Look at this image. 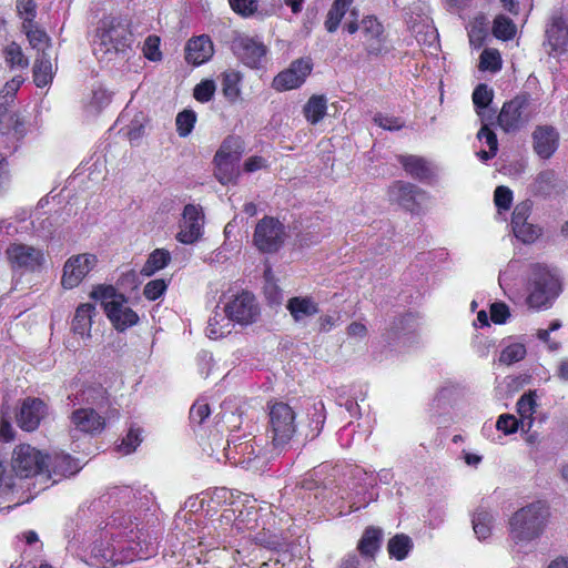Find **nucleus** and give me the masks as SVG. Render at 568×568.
<instances>
[{
    "label": "nucleus",
    "mask_w": 568,
    "mask_h": 568,
    "mask_svg": "<svg viewBox=\"0 0 568 568\" xmlns=\"http://www.w3.org/2000/svg\"><path fill=\"white\" fill-rule=\"evenodd\" d=\"M110 537L113 542L95 541L91 547L87 562L99 568H115L118 565L146 559L155 554L153 542L146 539L141 540V530L132 527L131 517H113L110 525Z\"/></svg>",
    "instance_id": "obj_1"
},
{
    "label": "nucleus",
    "mask_w": 568,
    "mask_h": 568,
    "mask_svg": "<svg viewBox=\"0 0 568 568\" xmlns=\"http://www.w3.org/2000/svg\"><path fill=\"white\" fill-rule=\"evenodd\" d=\"M549 508L545 501H535L521 507L509 519V537L515 544H528L544 532Z\"/></svg>",
    "instance_id": "obj_2"
},
{
    "label": "nucleus",
    "mask_w": 568,
    "mask_h": 568,
    "mask_svg": "<svg viewBox=\"0 0 568 568\" xmlns=\"http://www.w3.org/2000/svg\"><path fill=\"white\" fill-rule=\"evenodd\" d=\"M131 34L126 28L114 21L103 22L93 43V53L100 62L109 63L122 59L130 49Z\"/></svg>",
    "instance_id": "obj_3"
},
{
    "label": "nucleus",
    "mask_w": 568,
    "mask_h": 568,
    "mask_svg": "<svg viewBox=\"0 0 568 568\" xmlns=\"http://www.w3.org/2000/svg\"><path fill=\"white\" fill-rule=\"evenodd\" d=\"M560 291V281L556 272L541 264L531 266L530 292L527 297L530 308L539 311L550 307Z\"/></svg>",
    "instance_id": "obj_4"
},
{
    "label": "nucleus",
    "mask_w": 568,
    "mask_h": 568,
    "mask_svg": "<svg viewBox=\"0 0 568 568\" xmlns=\"http://www.w3.org/2000/svg\"><path fill=\"white\" fill-rule=\"evenodd\" d=\"M267 433L275 449H284L297 430L296 412L287 403L270 402Z\"/></svg>",
    "instance_id": "obj_5"
},
{
    "label": "nucleus",
    "mask_w": 568,
    "mask_h": 568,
    "mask_svg": "<svg viewBox=\"0 0 568 568\" xmlns=\"http://www.w3.org/2000/svg\"><path fill=\"white\" fill-rule=\"evenodd\" d=\"M6 258L13 273L20 275L42 272L48 265V254L40 246L12 242L6 248Z\"/></svg>",
    "instance_id": "obj_6"
},
{
    "label": "nucleus",
    "mask_w": 568,
    "mask_h": 568,
    "mask_svg": "<svg viewBox=\"0 0 568 568\" xmlns=\"http://www.w3.org/2000/svg\"><path fill=\"white\" fill-rule=\"evenodd\" d=\"M49 462H51L50 457L42 455V453L34 447L24 444L14 448L11 466L16 476L21 478H29L37 475L51 478Z\"/></svg>",
    "instance_id": "obj_7"
},
{
    "label": "nucleus",
    "mask_w": 568,
    "mask_h": 568,
    "mask_svg": "<svg viewBox=\"0 0 568 568\" xmlns=\"http://www.w3.org/2000/svg\"><path fill=\"white\" fill-rule=\"evenodd\" d=\"M99 258L93 253L71 255L63 264L61 285L64 290L78 287L98 266Z\"/></svg>",
    "instance_id": "obj_8"
},
{
    "label": "nucleus",
    "mask_w": 568,
    "mask_h": 568,
    "mask_svg": "<svg viewBox=\"0 0 568 568\" xmlns=\"http://www.w3.org/2000/svg\"><path fill=\"white\" fill-rule=\"evenodd\" d=\"M286 237L284 225L275 217L265 216L255 226L253 243L263 253H274Z\"/></svg>",
    "instance_id": "obj_9"
},
{
    "label": "nucleus",
    "mask_w": 568,
    "mask_h": 568,
    "mask_svg": "<svg viewBox=\"0 0 568 568\" xmlns=\"http://www.w3.org/2000/svg\"><path fill=\"white\" fill-rule=\"evenodd\" d=\"M529 98L517 95L505 102L497 118L498 125L507 133L518 131L529 121Z\"/></svg>",
    "instance_id": "obj_10"
},
{
    "label": "nucleus",
    "mask_w": 568,
    "mask_h": 568,
    "mask_svg": "<svg viewBox=\"0 0 568 568\" xmlns=\"http://www.w3.org/2000/svg\"><path fill=\"white\" fill-rule=\"evenodd\" d=\"M204 214L202 207L195 204H186L179 222L176 240L182 244H193L200 240L203 233Z\"/></svg>",
    "instance_id": "obj_11"
},
{
    "label": "nucleus",
    "mask_w": 568,
    "mask_h": 568,
    "mask_svg": "<svg viewBox=\"0 0 568 568\" xmlns=\"http://www.w3.org/2000/svg\"><path fill=\"white\" fill-rule=\"evenodd\" d=\"M312 69L313 63L310 58L296 59L274 78L273 88L281 92L297 89L305 82Z\"/></svg>",
    "instance_id": "obj_12"
},
{
    "label": "nucleus",
    "mask_w": 568,
    "mask_h": 568,
    "mask_svg": "<svg viewBox=\"0 0 568 568\" xmlns=\"http://www.w3.org/2000/svg\"><path fill=\"white\" fill-rule=\"evenodd\" d=\"M225 314L230 320L242 325L253 323L258 315V307L254 296L242 292L225 305Z\"/></svg>",
    "instance_id": "obj_13"
},
{
    "label": "nucleus",
    "mask_w": 568,
    "mask_h": 568,
    "mask_svg": "<svg viewBox=\"0 0 568 568\" xmlns=\"http://www.w3.org/2000/svg\"><path fill=\"white\" fill-rule=\"evenodd\" d=\"M48 414L47 404L37 397L24 398L16 415L18 426L26 432L36 430Z\"/></svg>",
    "instance_id": "obj_14"
},
{
    "label": "nucleus",
    "mask_w": 568,
    "mask_h": 568,
    "mask_svg": "<svg viewBox=\"0 0 568 568\" xmlns=\"http://www.w3.org/2000/svg\"><path fill=\"white\" fill-rule=\"evenodd\" d=\"M531 145L538 158L548 160L559 146V132L552 125H537L531 133Z\"/></svg>",
    "instance_id": "obj_15"
},
{
    "label": "nucleus",
    "mask_w": 568,
    "mask_h": 568,
    "mask_svg": "<svg viewBox=\"0 0 568 568\" xmlns=\"http://www.w3.org/2000/svg\"><path fill=\"white\" fill-rule=\"evenodd\" d=\"M232 48L243 63L251 68H257L267 51L261 41L246 36L235 38Z\"/></svg>",
    "instance_id": "obj_16"
},
{
    "label": "nucleus",
    "mask_w": 568,
    "mask_h": 568,
    "mask_svg": "<svg viewBox=\"0 0 568 568\" xmlns=\"http://www.w3.org/2000/svg\"><path fill=\"white\" fill-rule=\"evenodd\" d=\"M363 44L368 54L378 55L385 49L386 37L383 24L374 17H365L361 21Z\"/></svg>",
    "instance_id": "obj_17"
},
{
    "label": "nucleus",
    "mask_w": 568,
    "mask_h": 568,
    "mask_svg": "<svg viewBox=\"0 0 568 568\" xmlns=\"http://www.w3.org/2000/svg\"><path fill=\"white\" fill-rule=\"evenodd\" d=\"M105 314L118 331H125L139 321L138 314L128 306V301L124 296L109 302Z\"/></svg>",
    "instance_id": "obj_18"
},
{
    "label": "nucleus",
    "mask_w": 568,
    "mask_h": 568,
    "mask_svg": "<svg viewBox=\"0 0 568 568\" xmlns=\"http://www.w3.org/2000/svg\"><path fill=\"white\" fill-rule=\"evenodd\" d=\"M546 44L550 48L549 54H561L567 51L568 23L561 16L555 14L546 29Z\"/></svg>",
    "instance_id": "obj_19"
},
{
    "label": "nucleus",
    "mask_w": 568,
    "mask_h": 568,
    "mask_svg": "<svg viewBox=\"0 0 568 568\" xmlns=\"http://www.w3.org/2000/svg\"><path fill=\"white\" fill-rule=\"evenodd\" d=\"M224 450V456L230 463L250 470L258 469L260 459L251 442L234 444L232 447L231 442L227 440V447Z\"/></svg>",
    "instance_id": "obj_20"
},
{
    "label": "nucleus",
    "mask_w": 568,
    "mask_h": 568,
    "mask_svg": "<svg viewBox=\"0 0 568 568\" xmlns=\"http://www.w3.org/2000/svg\"><path fill=\"white\" fill-rule=\"evenodd\" d=\"M70 420L75 430L84 434H99L105 427V419L93 408L75 409L71 414Z\"/></svg>",
    "instance_id": "obj_21"
},
{
    "label": "nucleus",
    "mask_w": 568,
    "mask_h": 568,
    "mask_svg": "<svg viewBox=\"0 0 568 568\" xmlns=\"http://www.w3.org/2000/svg\"><path fill=\"white\" fill-rule=\"evenodd\" d=\"M214 53L213 42L209 36L194 37L186 42L185 60L193 65L207 62Z\"/></svg>",
    "instance_id": "obj_22"
},
{
    "label": "nucleus",
    "mask_w": 568,
    "mask_h": 568,
    "mask_svg": "<svg viewBox=\"0 0 568 568\" xmlns=\"http://www.w3.org/2000/svg\"><path fill=\"white\" fill-rule=\"evenodd\" d=\"M531 194L547 197L560 190V183L554 170L547 169L539 172L529 185Z\"/></svg>",
    "instance_id": "obj_23"
},
{
    "label": "nucleus",
    "mask_w": 568,
    "mask_h": 568,
    "mask_svg": "<svg viewBox=\"0 0 568 568\" xmlns=\"http://www.w3.org/2000/svg\"><path fill=\"white\" fill-rule=\"evenodd\" d=\"M286 308L295 322H303L318 312L317 303L310 296L290 298Z\"/></svg>",
    "instance_id": "obj_24"
},
{
    "label": "nucleus",
    "mask_w": 568,
    "mask_h": 568,
    "mask_svg": "<svg viewBox=\"0 0 568 568\" xmlns=\"http://www.w3.org/2000/svg\"><path fill=\"white\" fill-rule=\"evenodd\" d=\"M388 194L390 201L397 202L399 205L410 209L417 196L422 194V191L410 183L398 181L389 187Z\"/></svg>",
    "instance_id": "obj_25"
},
{
    "label": "nucleus",
    "mask_w": 568,
    "mask_h": 568,
    "mask_svg": "<svg viewBox=\"0 0 568 568\" xmlns=\"http://www.w3.org/2000/svg\"><path fill=\"white\" fill-rule=\"evenodd\" d=\"M382 536L383 532L379 528L367 527L357 545L361 555L373 560L381 547Z\"/></svg>",
    "instance_id": "obj_26"
},
{
    "label": "nucleus",
    "mask_w": 568,
    "mask_h": 568,
    "mask_svg": "<svg viewBox=\"0 0 568 568\" xmlns=\"http://www.w3.org/2000/svg\"><path fill=\"white\" fill-rule=\"evenodd\" d=\"M53 67L51 58L44 51L36 59L33 65V81L38 88H43L52 82Z\"/></svg>",
    "instance_id": "obj_27"
},
{
    "label": "nucleus",
    "mask_w": 568,
    "mask_h": 568,
    "mask_svg": "<svg viewBox=\"0 0 568 568\" xmlns=\"http://www.w3.org/2000/svg\"><path fill=\"white\" fill-rule=\"evenodd\" d=\"M327 99L325 95H312L303 108V113L307 122L315 125L326 115Z\"/></svg>",
    "instance_id": "obj_28"
},
{
    "label": "nucleus",
    "mask_w": 568,
    "mask_h": 568,
    "mask_svg": "<svg viewBox=\"0 0 568 568\" xmlns=\"http://www.w3.org/2000/svg\"><path fill=\"white\" fill-rule=\"evenodd\" d=\"M536 393L524 394L517 402V412L520 416V429L528 432L532 426V415L536 408Z\"/></svg>",
    "instance_id": "obj_29"
},
{
    "label": "nucleus",
    "mask_w": 568,
    "mask_h": 568,
    "mask_svg": "<svg viewBox=\"0 0 568 568\" xmlns=\"http://www.w3.org/2000/svg\"><path fill=\"white\" fill-rule=\"evenodd\" d=\"M94 310V306L90 303L78 306L72 321V329L75 334L81 336L90 335Z\"/></svg>",
    "instance_id": "obj_30"
},
{
    "label": "nucleus",
    "mask_w": 568,
    "mask_h": 568,
    "mask_svg": "<svg viewBox=\"0 0 568 568\" xmlns=\"http://www.w3.org/2000/svg\"><path fill=\"white\" fill-rule=\"evenodd\" d=\"M399 162L404 166L405 171L415 179L425 180L432 175V171L427 162L419 156L400 155Z\"/></svg>",
    "instance_id": "obj_31"
},
{
    "label": "nucleus",
    "mask_w": 568,
    "mask_h": 568,
    "mask_svg": "<svg viewBox=\"0 0 568 568\" xmlns=\"http://www.w3.org/2000/svg\"><path fill=\"white\" fill-rule=\"evenodd\" d=\"M258 528V511L251 507L241 510L234 519L233 528L241 534H251Z\"/></svg>",
    "instance_id": "obj_32"
},
{
    "label": "nucleus",
    "mask_w": 568,
    "mask_h": 568,
    "mask_svg": "<svg viewBox=\"0 0 568 568\" xmlns=\"http://www.w3.org/2000/svg\"><path fill=\"white\" fill-rule=\"evenodd\" d=\"M494 516L490 511L479 508L473 517V529L479 540L487 539L491 534Z\"/></svg>",
    "instance_id": "obj_33"
},
{
    "label": "nucleus",
    "mask_w": 568,
    "mask_h": 568,
    "mask_svg": "<svg viewBox=\"0 0 568 568\" xmlns=\"http://www.w3.org/2000/svg\"><path fill=\"white\" fill-rule=\"evenodd\" d=\"M241 156V143L237 138L229 136L217 150L214 161L237 163Z\"/></svg>",
    "instance_id": "obj_34"
},
{
    "label": "nucleus",
    "mask_w": 568,
    "mask_h": 568,
    "mask_svg": "<svg viewBox=\"0 0 568 568\" xmlns=\"http://www.w3.org/2000/svg\"><path fill=\"white\" fill-rule=\"evenodd\" d=\"M353 0H334L325 21V28L328 32H335L347 12Z\"/></svg>",
    "instance_id": "obj_35"
},
{
    "label": "nucleus",
    "mask_w": 568,
    "mask_h": 568,
    "mask_svg": "<svg viewBox=\"0 0 568 568\" xmlns=\"http://www.w3.org/2000/svg\"><path fill=\"white\" fill-rule=\"evenodd\" d=\"M413 548L412 539L404 534H399L389 539L387 550L390 557L403 560Z\"/></svg>",
    "instance_id": "obj_36"
},
{
    "label": "nucleus",
    "mask_w": 568,
    "mask_h": 568,
    "mask_svg": "<svg viewBox=\"0 0 568 568\" xmlns=\"http://www.w3.org/2000/svg\"><path fill=\"white\" fill-rule=\"evenodd\" d=\"M232 320L229 316L225 318L222 315H215L209 320L206 327V335L211 339H219L229 335L232 332Z\"/></svg>",
    "instance_id": "obj_37"
},
{
    "label": "nucleus",
    "mask_w": 568,
    "mask_h": 568,
    "mask_svg": "<svg viewBox=\"0 0 568 568\" xmlns=\"http://www.w3.org/2000/svg\"><path fill=\"white\" fill-rule=\"evenodd\" d=\"M170 258L171 256L168 251L158 248L151 253L144 266L142 267L141 273L145 276H151L155 272L164 268L168 265Z\"/></svg>",
    "instance_id": "obj_38"
},
{
    "label": "nucleus",
    "mask_w": 568,
    "mask_h": 568,
    "mask_svg": "<svg viewBox=\"0 0 568 568\" xmlns=\"http://www.w3.org/2000/svg\"><path fill=\"white\" fill-rule=\"evenodd\" d=\"M79 470L75 460L69 455H57L52 462L51 475L67 477L74 475Z\"/></svg>",
    "instance_id": "obj_39"
},
{
    "label": "nucleus",
    "mask_w": 568,
    "mask_h": 568,
    "mask_svg": "<svg viewBox=\"0 0 568 568\" xmlns=\"http://www.w3.org/2000/svg\"><path fill=\"white\" fill-rule=\"evenodd\" d=\"M6 62L10 68L27 69L29 65L28 58L23 54L21 47L16 42H10L4 48Z\"/></svg>",
    "instance_id": "obj_40"
},
{
    "label": "nucleus",
    "mask_w": 568,
    "mask_h": 568,
    "mask_svg": "<svg viewBox=\"0 0 568 568\" xmlns=\"http://www.w3.org/2000/svg\"><path fill=\"white\" fill-rule=\"evenodd\" d=\"M241 75L235 71H227L223 74L222 91L230 101H235L240 95Z\"/></svg>",
    "instance_id": "obj_41"
},
{
    "label": "nucleus",
    "mask_w": 568,
    "mask_h": 568,
    "mask_svg": "<svg viewBox=\"0 0 568 568\" xmlns=\"http://www.w3.org/2000/svg\"><path fill=\"white\" fill-rule=\"evenodd\" d=\"M515 23L507 17L499 14L494 20L493 33L497 39L510 40L516 34Z\"/></svg>",
    "instance_id": "obj_42"
},
{
    "label": "nucleus",
    "mask_w": 568,
    "mask_h": 568,
    "mask_svg": "<svg viewBox=\"0 0 568 568\" xmlns=\"http://www.w3.org/2000/svg\"><path fill=\"white\" fill-rule=\"evenodd\" d=\"M526 356V347L521 343H511L500 353L499 362L505 365L517 363Z\"/></svg>",
    "instance_id": "obj_43"
},
{
    "label": "nucleus",
    "mask_w": 568,
    "mask_h": 568,
    "mask_svg": "<svg viewBox=\"0 0 568 568\" xmlns=\"http://www.w3.org/2000/svg\"><path fill=\"white\" fill-rule=\"evenodd\" d=\"M196 122V114L192 110H183L178 113L175 119V125L178 134L181 138H186L193 130Z\"/></svg>",
    "instance_id": "obj_44"
},
{
    "label": "nucleus",
    "mask_w": 568,
    "mask_h": 568,
    "mask_svg": "<svg viewBox=\"0 0 568 568\" xmlns=\"http://www.w3.org/2000/svg\"><path fill=\"white\" fill-rule=\"evenodd\" d=\"M494 97L493 90L481 83L473 92V102L477 109V114L483 118V110L489 105Z\"/></svg>",
    "instance_id": "obj_45"
},
{
    "label": "nucleus",
    "mask_w": 568,
    "mask_h": 568,
    "mask_svg": "<svg viewBox=\"0 0 568 568\" xmlns=\"http://www.w3.org/2000/svg\"><path fill=\"white\" fill-rule=\"evenodd\" d=\"M23 82V77L17 75L4 84L2 91L0 92V111H4L7 105L13 101L17 91Z\"/></svg>",
    "instance_id": "obj_46"
},
{
    "label": "nucleus",
    "mask_w": 568,
    "mask_h": 568,
    "mask_svg": "<svg viewBox=\"0 0 568 568\" xmlns=\"http://www.w3.org/2000/svg\"><path fill=\"white\" fill-rule=\"evenodd\" d=\"M479 69L497 72L501 69V58L497 50L485 49L480 54Z\"/></svg>",
    "instance_id": "obj_47"
},
{
    "label": "nucleus",
    "mask_w": 568,
    "mask_h": 568,
    "mask_svg": "<svg viewBox=\"0 0 568 568\" xmlns=\"http://www.w3.org/2000/svg\"><path fill=\"white\" fill-rule=\"evenodd\" d=\"M141 432L138 428H130L126 436L118 445L116 449L122 455H129L133 453L141 444Z\"/></svg>",
    "instance_id": "obj_48"
},
{
    "label": "nucleus",
    "mask_w": 568,
    "mask_h": 568,
    "mask_svg": "<svg viewBox=\"0 0 568 568\" xmlns=\"http://www.w3.org/2000/svg\"><path fill=\"white\" fill-rule=\"evenodd\" d=\"M515 236L520 240L524 243H532L535 242L541 234V229L530 224L526 223L523 226L519 225L515 229H513Z\"/></svg>",
    "instance_id": "obj_49"
},
{
    "label": "nucleus",
    "mask_w": 568,
    "mask_h": 568,
    "mask_svg": "<svg viewBox=\"0 0 568 568\" xmlns=\"http://www.w3.org/2000/svg\"><path fill=\"white\" fill-rule=\"evenodd\" d=\"M336 403L341 407H345L348 414L352 417H358L359 413V404L357 400L347 393L345 388H341L336 396Z\"/></svg>",
    "instance_id": "obj_50"
},
{
    "label": "nucleus",
    "mask_w": 568,
    "mask_h": 568,
    "mask_svg": "<svg viewBox=\"0 0 568 568\" xmlns=\"http://www.w3.org/2000/svg\"><path fill=\"white\" fill-rule=\"evenodd\" d=\"M532 203L529 200L523 201L515 206L511 219V227L515 229L528 222Z\"/></svg>",
    "instance_id": "obj_51"
},
{
    "label": "nucleus",
    "mask_w": 568,
    "mask_h": 568,
    "mask_svg": "<svg viewBox=\"0 0 568 568\" xmlns=\"http://www.w3.org/2000/svg\"><path fill=\"white\" fill-rule=\"evenodd\" d=\"M215 176L222 184L230 183L235 176L236 163L226 161H214Z\"/></svg>",
    "instance_id": "obj_52"
},
{
    "label": "nucleus",
    "mask_w": 568,
    "mask_h": 568,
    "mask_svg": "<svg viewBox=\"0 0 568 568\" xmlns=\"http://www.w3.org/2000/svg\"><path fill=\"white\" fill-rule=\"evenodd\" d=\"M122 294L116 293L115 288L112 286H104L100 285L95 287L91 292V297L98 301H101V304L103 305L104 312L106 311V304L109 302H112L114 300H118V297H122Z\"/></svg>",
    "instance_id": "obj_53"
},
{
    "label": "nucleus",
    "mask_w": 568,
    "mask_h": 568,
    "mask_svg": "<svg viewBox=\"0 0 568 568\" xmlns=\"http://www.w3.org/2000/svg\"><path fill=\"white\" fill-rule=\"evenodd\" d=\"M494 202L498 211H508L513 203V191L504 185L497 186L494 192Z\"/></svg>",
    "instance_id": "obj_54"
},
{
    "label": "nucleus",
    "mask_w": 568,
    "mask_h": 568,
    "mask_svg": "<svg viewBox=\"0 0 568 568\" xmlns=\"http://www.w3.org/2000/svg\"><path fill=\"white\" fill-rule=\"evenodd\" d=\"M143 54L151 61H160L162 53L160 51V38L156 36H149L143 44Z\"/></svg>",
    "instance_id": "obj_55"
},
{
    "label": "nucleus",
    "mask_w": 568,
    "mask_h": 568,
    "mask_svg": "<svg viewBox=\"0 0 568 568\" xmlns=\"http://www.w3.org/2000/svg\"><path fill=\"white\" fill-rule=\"evenodd\" d=\"M215 92V83L213 80H203L194 88V98L204 103L209 102Z\"/></svg>",
    "instance_id": "obj_56"
},
{
    "label": "nucleus",
    "mask_w": 568,
    "mask_h": 568,
    "mask_svg": "<svg viewBox=\"0 0 568 568\" xmlns=\"http://www.w3.org/2000/svg\"><path fill=\"white\" fill-rule=\"evenodd\" d=\"M496 427L504 434L509 435L520 429V420L514 415L504 414L498 417Z\"/></svg>",
    "instance_id": "obj_57"
},
{
    "label": "nucleus",
    "mask_w": 568,
    "mask_h": 568,
    "mask_svg": "<svg viewBox=\"0 0 568 568\" xmlns=\"http://www.w3.org/2000/svg\"><path fill=\"white\" fill-rule=\"evenodd\" d=\"M210 413L209 404L204 399H199L190 409V418L193 423L202 424Z\"/></svg>",
    "instance_id": "obj_58"
},
{
    "label": "nucleus",
    "mask_w": 568,
    "mask_h": 568,
    "mask_svg": "<svg viewBox=\"0 0 568 568\" xmlns=\"http://www.w3.org/2000/svg\"><path fill=\"white\" fill-rule=\"evenodd\" d=\"M231 8L243 17H250L257 10V0H229Z\"/></svg>",
    "instance_id": "obj_59"
},
{
    "label": "nucleus",
    "mask_w": 568,
    "mask_h": 568,
    "mask_svg": "<svg viewBox=\"0 0 568 568\" xmlns=\"http://www.w3.org/2000/svg\"><path fill=\"white\" fill-rule=\"evenodd\" d=\"M166 290V283L164 280L150 281L143 290L144 296L150 301L159 298Z\"/></svg>",
    "instance_id": "obj_60"
},
{
    "label": "nucleus",
    "mask_w": 568,
    "mask_h": 568,
    "mask_svg": "<svg viewBox=\"0 0 568 568\" xmlns=\"http://www.w3.org/2000/svg\"><path fill=\"white\" fill-rule=\"evenodd\" d=\"M324 422H325V408H324V404L322 402H320L314 405V417L311 423L312 437H315L321 433Z\"/></svg>",
    "instance_id": "obj_61"
},
{
    "label": "nucleus",
    "mask_w": 568,
    "mask_h": 568,
    "mask_svg": "<svg viewBox=\"0 0 568 568\" xmlns=\"http://www.w3.org/2000/svg\"><path fill=\"white\" fill-rule=\"evenodd\" d=\"M477 139L484 141L488 149L493 152L498 151V141L496 134L488 128L487 124H483L477 133Z\"/></svg>",
    "instance_id": "obj_62"
},
{
    "label": "nucleus",
    "mask_w": 568,
    "mask_h": 568,
    "mask_svg": "<svg viewBox=\"0 0 568 568\" xmlns=\"http://www.w3.org/2000/svg\"><path fill=\"white\" fill-rule=\"evenodd\" d=\"M112 94L103 88H98L92 93L91 104L101 110L111 102Z\"/></svg>",
    "instance_id": "obj_63"
},
{
    "label": "nucleus",
    "mask_w": 568,
    "mask_h": 568,
    "mask_svg": "<svg viewBox=\"0 0 568 568\" xmlns=\"http://www.w3.org/2000/svg\"><path fill=\"white\" fill-rule=\"evenodd\" d=\"M490 317L496 324H504L509 317V308L504 303H494L490 306Z\"/></svg>",
    "instance_id": "obj_64"
}]
</instances>
